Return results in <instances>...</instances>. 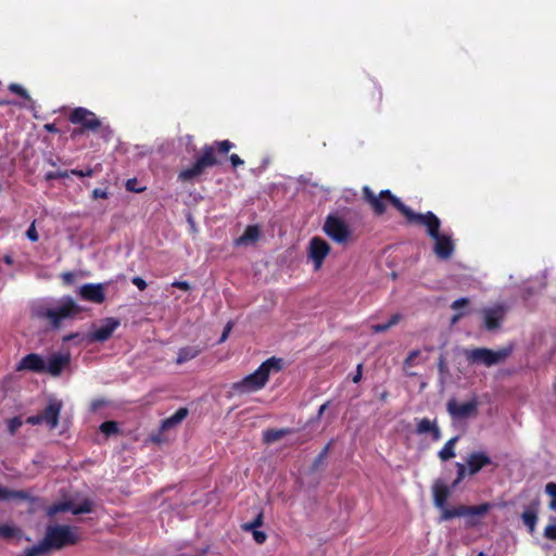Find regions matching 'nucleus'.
<instances>
[{
	"instance_id": "41",
	"label": "nucleus",
	"mask_w": 556,
	"mask_h": 556,
	"mask_svg": "<svg viewBox=\"0 0 556 556\" xmlns=\"http://www.w3.org/2000/svg\"><path fill=\"white\" fill-rule=\"evenodd\" d=\"M249 532L252 533L253 539H254V541L257 544H263L266 541V539H267L266 533L264 531L258 530V529L250 530Z\"/></svg>"
},
{
	"instance_id": "52",
	"label": "nucleus",
	"mask_w": 556,
	"mask_h": 556,
	"mask_svg": "<svg viewBox=\"0 0 556 556\" xmlns=\"http://www.w3.org/2000/svg\"><path fill=\"white\" fill-rule=\"evenodd\" d=\"M430 434H431V439H432V441H434V442H437V441H439V440L441 439V437H442V435H441V430H440V428L438 427V425H437V424H435V426L432 428V430H431Z\"/></svg>"
},
{
	"instance_id": "35",
	"label": "nucleus",
	"mask_w": 556,
	"mask_h": 556,
	"mask_svg": "<svg viewBox=\"0 0 556 556\" xmlns=\"http://www.w3.org/2000/svg\"><path fill=\"white\" fill-rule=\"evenodd\" d=\"M545 492L552 497L549 505H548L549 508L552 510H556V483L548 482L545 485Z\"/></svg>"
},
{
	"instance_id": "10",
	"label": "nucleus",
	"mask_w": 556,
	"mask_h": 556,
	"mask_svg": "<svg viewBox=\"0 0 556 556\" xmlns=\"http://www.w3.org/2000/svg\"><path fill=\"white\" fill-rule=\"evenodd\" d=\"M492 505L490 503H482L480 505L467 506V505H458L456 507H447L440 508V518L439 521H447L453 518L465 517V516H483L490 511Z\"/></svg>"
},
{
	"instance_id": "2",
	"label": "nucleus",
	"mask_w": 556,
	"mask_h": 556,
	"mask_svg": "<svg viewBox=\"0 0 556 556\" xmlns=\"http://www.w3.org/2000/svg\"><path fill=\"white\" fill-rule=\"evenodd\" d=\"M79 541L76 528L66 525L48 526L43 539L36 545L25 549L23 556H41L51 551H60L75 545Z\"/></svg>"
},
{
	"instance_id": "23",
	"label": "nucleus",
	"mask_w": 556,
	"mask_h": 556,
	"mask_svg": "<svg viewBox=\"0 0 556 556\" xmlns=\"http://www.w3.org/2000/svg\"><path fill=\"white\" fill-rule=\"evenodd\" d=\"M292 433V429L290 428H281V429H267L263 432V441L266 444H270L281 440L283 437Z\"/></svg>"
},
{
	"instance_id": "18",
	"label": "nucleus",
	"mask_w": 556,
	"mask_h": 556,
	"mask_svg": "<svg viewBox=\"0 0 556 556\" xmlns=\"http://www.w3.org/2000/svg\"><path fill=\"white\" fill-rule=\"evenodd\" d=\"M70 355L68 354H53L49 357L48 362H46V372L53 377H58L61 375L63 369L70 364Z\"/></svg>"
},
{
	"instance_id": "16",
	"label": "nucleus",
	"mask_w": 556,
	"mask_h": 556,
	"mask_svg": "<svg viewBox=\"0 0 556 556\" xmlns=\"http://www.w3.org/2000/svg\"><path fill=\"white\" fill-rule=\"evenodd\" d=\"M17 371L28 370L36 374L46 372V361L37 353H29L25 355L16 365Z\"/></svg>"
},
{
	"instance_id": "33",
	"label": "nucleus",
	"mask_w": 556,
	"mask_h": 556,
	"mask_svg": "<svg viewBox=\"0 0 556 556\" xmlns=\"http://www.w3.org/2000/svg\"><path fill=\"white\" fill-rule=\"evenodd\" d=\"M263 525V511H260L257 516L251 521L241 525L243 531H250L258 529Z\"/></svg>"
},
{
	"instance_id": "39",
	"label": "nucleus",
	"mask_w": 556,
	"mask_h": 556,
	"mask_svg": "<svg viewBox=\"0 0 556 556\" xmlns=\"http://www.w3.org/2000/svg\"><path fill=\"white\" fill-rule=\"evenodd\" d=\"M420 355L419 350H413L408 353L407 357L404 361V367H412L415 364L416 358Z\"/></svg>"
},
{
	"instance_id": "56",
	"label": "nucleus",
	"mask_w": 556,
	"mask_h": 556,
	"mask_svg": "<svg viewBox=\"0 0 556 556\" xmlns=\"http://www.w3.org/2000/svg\"><path fill=\"white\" fill-rule=\"evenodd\" d=\"M464 315H465L464 312H457L456 314H454L451 317V325L457 324Z\"/></svg>"
},
{
	"instance_id": "4",
	"label": "nucleus",
	"mask_w": 556,
	"mask_h": 556,
	"mask_svg": "<svg viewBox=\"0 0 556 556\" xmlns=\"http://www.w3.org/2000/svg\"><path fill=\"white\" fill-rule=\"evenodd\" d=\"M282 367V358L271 356L263 362L254 372L245 376L240 381L233 382L231 390L237 394L256 392L266 386L271 372H279Z\"/></svg>"
},
{
	"instance_id": "38",
	"label": "nucleus",
	"mask_w": 556,
	"mask_h": 556,
	"mask_svg": "<svg viewBox=\"0 0 556 556\" xmlns=\"http://www.w3.org/2000/svg\"><path fill=\"white\" fill-rule=\"evenodd\" d=\"M65 177H68V172L67 170L47 172L45 174V179L47 181H52V180H55V179H59V178H65Z\"/></svg>"
},
{
	"instance_id": "3",
	"label": "nucleus",
	"mask_w": 556,
	"mask_h": 556,
	"mask_svg": "<svg viewBox=\"0 0 556 556\" xmlns=\"http://www.w3.org/2000/svg\"><path fill=\"white\" fill-rule=\"evenodd\" d=\"M232 147L233 143L229 140L215 141L213 144H205L202 148L201 155L195 159L194 163L190 167L180 170L177 179L181 182H193L203 175L207 168L219 164L215 154L216 152L226 154Z\"/></svg>"
},
{
	"instance_id": "19",
	"label": "nucleus",
	"mask_w": 556,
	"mask_h": 556,
	"mask_svg": "<svg viewBox=\"0 0 556 556\" xmlns=\"http://www.w3.org/2000/svg\"><path fill=\"white\" fill-rule=\"evenodd\" d=\"M433 504L437 508H444L451 495V490L442 481H437L432 486Z\"/></svg>"
},
{
	"instance_id": "1",
	"label": "nucleus",
	"mask_w": 556,
	"mask_h": 556,
	"mask_svg": "<svg viewBox=\"0 0 556 556\" xmlns=\"http://www.w3.org/2000/svg\"><path fill=\"white\" fill-rule=\"evenodd\" d=\"M362 191L365 202L369 204L377 216L386 213V202H389L405 217L407 224L426 227L428 236L435 241L433 251L439 258L448 260L453 255L455 244L450 236L440 233L441 220L434 213L430 211L425 214L414 212L389 189L381 190L378 195L368 186H364Z\"/></svg>"
},
{
	"instance_id": "44",
	"label": "nucleus",
	"mask_w": 556,
	"mask_h": 556,
	"mask_svg": "<svg viewBox=\"0 0 556 556\" xmlns=\"http://www.w3.org/2000/svg\"><path fill=\"white\" fill-rule=\"evenodd\" d=\"M26 236L27 238L31 241V242H36L38 241L39 239V236H38V232L36 230V227H35V222L29 226V228L27 229L26 231Z\"/></svg>"
},
{
	"instance_id": "55",
	"label": "nucleus",
	"mask_w": 556,
	"mask_h": 556,
	"mask_svg": "<svg viewBox=\"0 0 556 556\" xmlns=\"http://www.w3.org/2000/svg\"><path fill=\"white\" fill-rule=\"evenodd\" d=\"M45 129L48 131V132H51V134H58L60 130L59 128L56 127L55 124L51 123V124H46L45 125Z\"/></svg>"
},
{
	"instance_id": "13",
	"label": "nucleus",
	"mask_w": 556,
	"mask_h": 556,
	"mask_svg": "<svg viewBox=\"0 0 556 556\" xmlns=\"http://www.w3.org/2000/svg\"><path fill=\"white\" fill-rule=\"evenodd\" d=\"M121 321L115 317H106L103 319V325L94 328L88 333L89 342H105L108 341L113 332L119 327Z\"/></svg>"
},
{
	"instance_id": "30",
	"label": "nucleus",
	"mask_w": 556,
	"mask_h": 556,
	"mask_svg": "<svg viewBox=\"0 0 556 556\" xmlns=\"http://www.w3.org/2000/svg\"><path fill=\"white\" fill-rule=\"evenodd\" d=\"M435 420H430L429 418H422L417 421L416 425V433L417 434H424V433H430L432 428L435 426Z\"/></svg>"
},
{
	"instance_id": "53",
	"label": "nucleus",
	"mask_w": 556,
	"mask_h": 556,
	"mask_svg": "<svg viewBox=\"0 0 556 556\" xmlns=\"http://www.w3.org/2000/svg\"><path fill=\"white\" fill-rule=\"evenodd\" d=\"M438 369L441 374H445L447 371L446 362L443 355L440 356L438 362Z\"/></svg>"
},
{
	"instance_id": "60",
	"label": "nucleus",
	"mask_w": 556,
	"mask_h": 556,
	"mask_svg": "<svg viewBox=\"0 0 556 556\" xmlns=\"http://www.w3.org/2000/svg\"><path fill=\"white\" fill-rule=\"evenodd\" d=\"M58 160H59V159H56V160H55L52 155H50L49 157H47V159H46V162H47L49 165H51V166H56V164H58V163H56V161H58Z\"/></svg>"
},
{
	"instance_id": "7",
	"label": "nucleus",
	"mask_w": 556,
	"mask_h": 556,
	"mask_svg": "<svg viewBox=\"0 0 556 556\" xmlns=\"http://www.w3.org/2000/svg\"><path fill=\"white\" fill-rule=\"evenodd\" d=\"M81 308L70 296L61 301V305L54 308H46L39 313V316L47 318L53 328H59L62 320L78 315Z\"/></svg>"
},
{
	"instance_id": "24",
	"label": "nucleus",
	"mask_w": 556,
	"mask_h": 556,
	"mask_svg": "<svg viewBox=\"0 0 556 556\" xmlns=\"http://www.w3.org/2000/svg\"><path fill=\"white\" fill-rule=\"evenodd\" d=\"M201 353V349L198 346H184L178 350L176 364L181 365L193 358H195Z\"/></svg>"
},
{
	"instance_id": "32",
	"label": "nucleus",
	"mask_w": 556,
	"mask_h": 556,
	"mask_svg": "<svg viewBox=\"0 0 556 556\" xmlns=\"http://www.w3.org/2000/svg\"><path fill=\"white\" fill-rule=\"evenodd\" d=\"M8 89L12 93L20 96L21 98H23L27 101H31L30 96L28 94L27 90L23 86L16 84V83H12L8 86Z\"/></svg>"
},
{
	"instance_id": "40",
	"label": "nucleus",
	"mask_w": 556,
	"mask_h": 556,
	"mask_svg": "<svg viewBox=\"0 0 556 556\" xmlns=\"http://www.w3.org/2000/svg\"><path fill=\"white\" fill-rule=\"evenodd\" d=\"M93 174H94V170L92 168H90V167L87 168L86 170H83V169H71L68 172V176L70 175H74V176H77V177H80V178H83V177H91V176H93Z\"/></svg>"
},
{
	"instance_id": "26",
	"label": "nucleus",
	"mask_w": 556,
	"mask_h": 556,
	"mask_svg": "<svg viewBox=\"0 0 556 556\" xmlns=\"http://www.w3.org/2000/svg\"><path fill=\"white\" fill-rule=\"evenodd\" d=\"M92 502L89 501V500H85L83 501L81 503L77 504V505H73L71 503H66L64 505H62V507L60 508L61 510H71L74 515H80V514H88V513H91L92 510Z\"/></svg>"
},
{
	"instance_id": "46",
	"label": "nucleus",
	"mask_w": 556,
	"mask_h": 556,
	"mask_svg": "<svg viewBox=\"0 0 556 556\" xmlns=\"http://www.w3.org/2000/svg\"><path fill=\"white\" fill-rule=\"evenodd\" d=\"M131 282L140 290L143 291L147 289L148 285L146 280L139 276H136L131 279Z\"/></svg>"
},
{
	"instance_id": "29",
	"label": "nucleus",
	"mask_w": 556,
	"mask_h": 556,
	"mask_svg": "<svg viewBox=\"0 0 556 556\" xmlns=\"http://www.w3.org/2000/svg\"><path fill=\"white\" fill-rule=\"evenodd\" d=\"M401 318H402L401 314L396 313V314L392 315L387 323L372 325L371 329L376 333L386 332L391 327L397 325L400 323Z\"/></svg>"
},
{
	"instance_id": "58",
	"label": "nucleus",
	"mask_w": 556,
	"mask_h": 556,
	"mask_svg": "<svg viewBox=\"0 0 556 556\" xmlns=\"http://www.w3.org/2000/svg\"><path fill=\"white\" fill-rule=\"evenodd\" d=\"M328 405H329V402H326V403H324V404L319 407V409H318V414H317V418H320V417L323 416V414H324V413H325V410L327 409Z\"/></svg>"
},
{
	"instance_id": "50",
	"label": "nucleus",
	"mask_w": 556,
	"mask_h": 556,
	"mask_svg": "<svg viewBox=\"0 0 556 556\" xmlns=\"http://www.w3.org/2000/svg\"><path fill=\"white\" fill-rule=\"evenodd\" d=\"M363 377V364H358L356 368V372L352 378V381L354 383H358L362 380Z\"/></svg>"
},
{
	"instance_id": "57",
	"label": "nucleus",
	"mask_w": 556,
	"mask_h": 556,
	"mask_svg": "<svg viewBox=\"0 0 556 556\" xmlns=\"http://www.w3.org/2000/svg\"><path fill=\"white\" fill-rule=\"evenodd\" d=\"M230 329H231V325H230V324H228V325L225 327V329H224V331H223V333H222V337H220V340H219L220 342H223V341H225V340L227 339V337H228V334H229V332H230Z\"/></svg>"
},
{
	"instance_id": "37",
	"label": "nucleus",
	"mask_w": 556,
	"mask_h": 556,
	"mask_svg": "<svg viewBox=\"0 0 556 556\" xmlns=\"http://www.w3.org/2000/svg\"><path fill=\"white\" fill-rule=\"evenodd\" d=\"M22 420L20 417H13L11 419L8 420V430L10 432V434H15L16 431L21 428L22 426Z\"/></svg>"
},
{
	"instance_id": "64",
	"label": "nucleus",
	"mask_w": 556,
	"mask_h": 556,
	"mask_svg": "<svg viewBox=\"0 0 556 556\" xmlns=\"http://www.w3.org/2000/svg\"><path fill=\"white\" fill-rule=\"evenodd\" d=\"M206 553H207V549L204 548V549H202V552L200 554L194 555V556H204Z\"/></svg>"
},
{
	"instance_id": "6",
	"label": "nucleus",
	"mask_w": 556,
	"mask_h": 556,
	"mask_svg": "<svg viewBox=\"0 0 556 556\" xmlns=\"http://www.w3.org/2000/svg\"><path fill=\"white\" fill-rule=\"evenodd\" d=\"M511 353V349L504 348L493 351L488 348H475L465 351V357L469 364H481L491 367L504 362Z\"/></svg>"
},
{
	"instance_id": "25",
	"label": "nucleus",
	"mask_w": 556,
	"mask_h": 556,
	"mask_svg": "<svg viewBox=\"0 0 556 556\" xmlns=\"http://www.w3.org/2000/svg\"><path fill=\"white\" fill-rule=\"evenodd\" d=\"M458 439H459L458 437L451 438L450 440H447L445 442L443 447L439 451L438 456L442 462H446V460L455 457V455H456L455 445H456Z\"/></svg>"
},
{
	"instance_id": "51",
	"label": "nucleus",
	"mask_w": 556,
	"mask_h": 556,
	"mask_svg": "<svg viewBox=\"0 0 556 556\" xmlns=\"http://www.w3.org/2000/svg\"><path fill=\"white\" fill-rule=\"evenodd\" d=\"M229 161L233 167H238L243 164V160L238 154H231Z\"/></svg>"
},
{
	"instance_id": "43",
	"label": "nucleus",
	"mask_w": 556,
	"mask_h": 556,
	"mask_svg": "<svg viewBox=\"0 0 556 556\" xmlns=\"http://www.w3.org/2000/svg\"><path fill=\"white\" fill-rule=\"evenodd\" d=\"M544 536L548 540L556 541V525H548L544 529Z\"/></svg>"
},
{
	"instance_id": "31",
	"label": "nucleus",
	"mask_w": 556,
	"mask_h": 556,
	"mask_svg": "<svg viewBox=\"0 0 556 556\" xmlns=\"http://www.w3.org/2000/svg\"><path fill=\"white\" fill-rule=\"evenodd\" d=\"M100 431L106 437L118 433V425L116 421L108 420L100 425Z\"/></svg>"
},
{
	"instance_id": "11",
	"label": "nucleus",
	"mask_w": 556,
	"mask_h": 556,
	"mask_svg": "<svg viewBox=\"0 0 556 556\" xmlns=\"http://www.w3.org/2000/svg\"><path fill=\"white\" fill-rule=\"evenodd\" d=\"M330 253L329 243L320 238L314 237L308 244V257L314 263V269L319 270L323 266L325 258Z\"/></svg>"
},
{
	"instance_id": "63",
	"label": "nucleus",
	"mask_w": 556,
	"mask_h": 556,
	"mask_svg": "<svg viewBox=\"0 0 556 556\" xmlns=\"http://www.w3.org/2000/svg\"><path fill=\"white\" fill-rule=\"evenodd\" d=\"M77 336H78L77 333H72V334H70V336H66V337L64 338V341H70V340H72V339L76 338Z\"/></svg>"
},
{
	"instance_id": "27",
	"label": "nucleus",
	"mask_w": 556,
	"mask_h": 556,
	"mask_svg": "<svg viewBox=\"0 0 556 556\" xmlns=\"http://www.w3.org/2000/svg\"><path fill=\"white\" fill-rule=\"evenodd\" d=\"M260 237V230L257 226H248L244 232L236 240V244H248L254 242Z\"/></svg>"
},
{
	"instance_id": "22",
	"label": "nucleus",
	"mask_w": 556,
	"mask_h": 556,
	"mask_svg": "<svg viewBox=\"0 0 556 556\" xmlns=\"http://www.w3.org/2000/svg\"><path fill=\"white\" fill-rule=\"evenodd\" d=\"M538 506L539 503H535L521 514V519L523 523L528 527V530L531 534L535 531L538 522Z\"/></svg>"
},
{
	"instance_id": "48",
	"label": "nucleus",
	"mask_w": 556,
	"mask_h": 556,
	"mask_svg": "<svg viewBox=\"0 0 556 556\" xmlns=\"http://www.w3.org/2000/svg\"><path fill=\"white\" fill-rule=\"evenodd\" d=\"M172 286L184 291H189L191 289V286L188 281L176 280L172 283Z\"/></svg>"
},
{
	"instance_id": "15",
	"label": "nucleus",
	"mask_w": 556,
	"mask_h": 556,
	"mask_svg": "<svg viewBox=\"0 0 556 556\" xmlns=\"http://www.w3.org/2000/svg\"><path fill=\"white\" fill-rule=\"evenodd\" d=\"M80 299L102 304L105 301V287L103 283H85L78 290Z\"/></svg>"
},
{
	"instance_id": "17",
	"label": "nucleus",
	"mask_w": 556,
	"mask_h": 556,
	"mask_svg": "<svg viewBox=\"0 0 556 556\" xmlns=\"http://www.w3.org/2000/svg\"><path fill=\"white\" fill-rule=\"evenodd\" d=\"M492 464L491 457L484 452H473L467 458L468 475L475 476L482 468Z\"/></svg>"
},
{
	"instance_id": "8",
	"label": "nucleus",
	"mask_w": 556,
	"mask_h": 556,
	"mask_svg": "<svg viewBox=\"0 0 556 556\" xmlns=\"http://www.w3.org/2000/svg\"><path fill=\"white\" fill-rule=\"evenodd\" d=\"M323 230L331 240L339 244H345L352 237L350 226L336 215H328L326 217Z\"/></svg>"
},
{
	"instance_id": "54",
	"label": "nucleus",
	"mask_w": 556,
	"mask_h": 556,
	"mask_svg": "<svg viewBox=\"0 0 556 556\" xmlns=\"http://www.w3.org/2000/svg\"><path fill=\"white\" fill-rule=\"evenodd\" d=\"M62 279H63V281H64L66 285H71V283H73V281H74V274H73V273H70V271L64 273V274L62 275Z\"/></svg>"
},
{
	"instance_id": "42",
	"label": "nucleus",
	"mask_w": 556,
	"mask_h": 556,
	"mask_svg": "<svg viewBox=\"0 0 556 556\" xmlns=\"http://www.w3.org/2000/svg\"><path fill=\"white\" fill-rule=\"evenodd\" d=\"M468 304H469V299L468 298H460V299L455 300L451 304V308L454 309V311H459L460 308L467 306Z\"/></svg>"
},
{
	"instance_id": "47",
	"label": "nucleus",
	"mask_w": 556,
	"mask_h": 556,
	"mask_svg": "<svg viewBox=\"0 0 556 556\" xmlns=\"http://www.w3.org/2000/svg\"><path fill=\"white\" fill-rule=\"evenodd\" d=\"M26 422L29 425L36 426V425L43 424V420H42L41 414H37L34 416L27 417Z\"/></svg>"
},
{
	"instance_id": "20",
	"label": "nucleus",
	"mask_w": 556,
	"mask_h": 556,
	"mask_svg": "<svg viewBox=\"0 0 556 556\" xmlns=\"http://www.w3.org/2000/svg\"><path fill=\"white\" fill-rule=\"evenodd\" d=\"M0 500L2 501H11V500H21L35 502V497L31 496L30 492L26 490H9L0 484Z\"/></svg>"
},
{
	"instance_id": "59",
	"label": "nucleus",
	"mask_w": 556,
	"mask_h": 556,
	"mask_svg": "<svg viewBox=\"0 0 556 556\" xmlns=\"http://www.w3.org/2000/svg\"><path fill=\"white\" fill-rule=\"evenodd\" d=\"M3 262L7 264V265H12L14 263V260H13V256L12 255H9V254H5L3 256Z\"/></svg>"
},
{
	"instance_id": "45",
	"label": "nucleus",
	"mask_w": 556,
	"mask_h": 556,
	"mask_svg": "<svg viewBox=\"0 0 556 556\" xmlns=\"http://www.w3.org/2000/svg\"><path fill=\"white\" fill-rule=\"evenodd\" d=\"M136 185H137L136 178L128 179L126 182V189L128 191H132V192H137V193L142 192L144 190V188H136Z\"/></svg>"
},
{
	"instance_id": "14",
	"label": "nucleus",
	"mask_w": 556,
	"mask_h": 556,
	"mask_svg": "<svg viewBox=\"0 0 556 556\" xmlns=\"http://www.w3.org/2000/svg\"><path fill=\"white\" fill-rule=\"evenodd\" d=\"M63 408V403L58 399H49L47 406L40 413L43 424H46L51 430L59 426L60 414Z\"/></svg>"
},
{
	"instance_id": "62",
	"label": "nucleus",
	"mask_w": 556,
	"mask_h": 556,
	"mask_svg": "<svg viewBox=\"0 0 556 556\" xmlns=\"http://www.w3.org/2000/svg\"><path fill=\"white\" fill-rule=\"evenodd\" d=\"M12 104V101L7 99H0V106Z\"/></svg>"
},
{
	"instance_id": "28",
	"label": "nucleus",
	"mask_w": 556,
	"mask_h": 556,
	"mask_svg": "<svg viewBox=\"0 0 556 556\" xmlns=\"http://www.w3.org/2000/svg\"><path fill=\"white\" fill-rule=\"evenodd\" d=\"M22 534H23V532H22L21 528H18L15 525H9V523L0 525V538H2V539H5V540L21 539Z\"/></svg>"
},
{
	"instance_id": "49",
	"label": "nucleus",
	"mask_w": 556,
	"mask_h": 556,
	"mask_svg": "<svg viewBox=\"0 0 556 556\" xmlns=\"http://www.w3.org/2000/svg\"><path fill=\"white\" fill-rule=\"evenodd\" d=\"M109 197V193L104 189L96 188L92 191V198L93 199H106Z\"/></svg>"
},
{
	"instance_id": "5",
	"label": "nucleus",
	"mask_w": 556,
	"mask_h": 556,
	"mask_svg": "<svg viewBox=\"0 0 556 556\" xmlns=\"http://www.w3.org/2000/svg\"><path fill=\"white\" fill-rule=\"evenodd\" d=\"M68 121L74 125H79L78 129H74L72 137L83 135L86 131L99 132L108 141L111 139L113 131L110 126H103L96 113L92 111L78 106L71 111Z\"/></svg>"
},
{
	"instance_id": "34",
	"label": "nucleus",
	"mask_w": 556,
	"mask_h": 556,
	"mask_svg": "<svg viewBox=\"0 0 556 556\" xmlns=\"http://www.w3.org/2000/svg\"><path fill=\"white\" fill-rule=\"evenodd\" d=\"M456 470L457 475L452 483L453 488L457 486L465 479L466 475H468V467L462 463H456Z\"/></svg>"
},
{
	"instance_id": "61",
	"label": "nucleus",
	"mask_w": 556,
	"mask_h": 556,
	"mask_svg": "<svg viewBox=\"0 0 556 556\" xmlns=\"http://www.w3.org/2000/svg\"><path fill=\"white\" fill-rule=\"evenodd\" d=\"M388 396H389V392L388 391H383L380 394V400L384 402V401H387Z\"/></svg>"
},
{
	"instance_id": "36",
	"label": "nucleus",
	"mask_w": 556,
	"mask_h": 556,
	"mask_svg": "<svg viewBox=\"0 0 556 556\" xmlns=\"http://www.w3.org/2000/svg\"><path fill=\"white\" fill-rule=\"evenodd\" d=\"M330 446H331V442H329L321 450V452L316 456V458L314 459V463H313V468L314 469H317L324 463V460L327 458V456L329 454V451H330Z\"/></svg>"
},
{
	"instance_id": "12",
	"label": "nucleus",
	"mask_w": 556,
	"mask_h": 556,
	"mask_svg": "<svg viewBox=\"0 0 556 556\" xmlns=\"http://www.w3.org/2000/svg\"><path fill=\"white\" fill-rule=\"evenodd\" d=\"M507 306L505 304H496L492 307L482 309L483 325L489 331L496 330L501 327L507 314Z\"/></svg>"
},
{
	"instance_id": "9",
	"label": "nucleus",
	"mask_w": 556,
	"mask_h": 556,
	"mask_svg": "<svg viewBox=\"0 0 556 556\" xmlns=\"http://www.w3.org/2000/svg\"><path fill=\"white\" fill-rule=\"evenodd\" d=\"M479 401L475 396L468 402H458L456 399H450L446 403V410L451 418L460 421L469 418H476L479 413Z\"/></svg>"
},
{
	"instance_id": "21",
	"label": "nucleus",
	"mask_w": 556,
	"mask_h": 556,
	"mask_svg": "<svg viewBox=\"0 0 556 556\" xmlns=\"http://www.w3.org/2000/svg\"><path fill=\"white\" fill-rule=\"evenodd\" d=\"M188 413L189 410L186 407L178 408L172 416L162 421V430H169L176 427L188 416Z\"/></svg>"
}]
</instances>
